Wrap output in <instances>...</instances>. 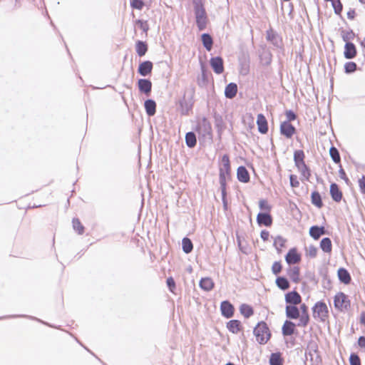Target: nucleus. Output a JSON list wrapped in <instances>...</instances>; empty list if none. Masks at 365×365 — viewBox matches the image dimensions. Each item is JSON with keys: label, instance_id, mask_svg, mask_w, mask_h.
Segmentation results:
<instances>
[{"label": "nucleus", "instance_id": "f257e3e1", "mask_svg": "<svg viewBox=\"0 0 365 365\" xmlns=\"http://www.w3.org/2000/svg\"><path fill=\"white\" fill-rule=\"evenodd\" d=\"M304 153L303 150H296L294 153V160L295 165L298 170L301 173L302 175L307 180H309L311 175L310 170L306 165L304 161Z\"/></svg>", "mask_w": 365, "mask_h": 365}, {"label": "nucleus", "instance_id": "f03ea898", "mask_svg": "<svg viewBox=\"0 0 365 365\" xmlns=\"http://www.w3.org/2000/svg\"><path fill=\"white\" fill-rule=\"evenodd\" d=\"M193 103V93H184L182 98H180L179 100L181 114L187 115L189 111L192 109Z\"/></svg>", "mask_w": 365, "mask_h": 365}, {"label": "nucleus", "instance_id": "7ed1b4c3", "mask_svg": "<svg viewBox=\"0 0 365 365\" xmlns=\"http://www.w3.org/2000/svg\"><path fill=\"white\" fill-rule=\"evenodd\" d=\"M269 329L266 323L260 322L254 329V334L256 336L257 341L261 344H266L269 339Z\"/></svg>", "mask_w": 365, "mask_h": 365}, {"label": "nucleus", "instance_id": "20e7f679", "mask_svg": "<svg viewBox=\"0 0 365 365\" xmlns=\"http://www.w3.org/2000/svg\"><path fill=\"white\" fill-rule=\"evenodd\" d=\"M196 24L198 29L202 31L205 29L207 21V14L201 4H196L195 6Z\"/></svg>", "mask_w": 365, "mask_h": 365}, {"label": "nucleus", "instance_id": "39448f33", "mask_svg": "<svg viewBox=\"0 0 365 365\" xmlns=\"http://www.w3.org/2000/svg\"><path fill=\"white\" fill-rule=\"evenodd\" d=\"M230 163L227 155H224L222 158L221 164L220 165V182H225L230 180Z\"/></svg>", "mask_w": 365, "mask_h": 365}, {"label": "nucleus", "instance_id": "423d86ee", "mask_svg": "<svg viewBox=\"0 0 365 365\" xmlns=\"http://www.w3.org/2000/svg\"><path fill=\"white\" fill-rule=\"evenodd\" d=\"M334 305L335 309L343 312L347 310L350 306V302L344 293L338 292L334 297Z\"/></svg>", "mask_w": 365, "mask_h": 365}, {"label": "nucleus", "instance_id": "0eeeda50", "mask_svg": "<svg viewBox=\"0 0 365 365\" xmlns=\"http://www.w3.org/2000/svg\"><path fill=\"white\" fill-rule=\"evenodd\" d=\"M313 316L314 318H319L324 322L328 317V307L324 302H317L313 307Z\"/></svg>", "mask_w": 365, "mask_h": 365}, {"label": "nucleus", "instance_id": "6e6552de", "mask_svg": "<svg viewBox=\"0 0 365 365\" xmlns=\"http://www.w3.org/2000/svg\"><path fill=\"white\" fill-rule=\"evenodd\" d=\"M196 131L203 137L211 134L212 127L206 118L203 117L198 120Z\"/></svg>", "mask_w": 365, "mask_h": 365}, {"label": "nucleus", "instance_id": "1a4fd4ad", "mask_svg": "<svg viewBox=\"0 0 365 365\" xmlns=\"http://www.w3.org/2000/svg\"><path fill=\"white\" fill-rule=\"evenodd\" d=\"M222 315L227 319L231 318L234 314V306L229 301H223L220 304Z\"/></svg>", "mask_w": 365, "mask_h": 365}, {"label": "nucleus", "instance_id": "9d476101", "mask_svg": "<svg viewBox=\"0 0 365 365\" xmlns=\"http://www.w3.org/2000/svg\"><path fill=\"white\" fill-rule=\"evenodd\" d=\"M300 311L302 312V314L301 316H299V322L298 323V326L305 327L307 326L309 321L308 308L305 304H301L299 312Z\"/></svg>", "mask_w": 365, "mask_h": 365}, {"label": "nucleus", "instance_id": "9b49d317", "mask_svg": "<svg viewBox=\"0 0 365 365\" xmlns=\"http://www.w3.org/2000/svg\"><path fill=\"white\" fill-rule=\"evenodd\" d=\"M280 131L283 135L290 138L295 132V128L289 122L284 121L280 125Z\"/></svg>", "mask_w": 365, "mask_h": 365}, {"label": "nucleus", "instance_id": "f8f14e48", "mask_svg": "<svg viewBox=\"0 0 365 365\" xmlns=\"http://www.w3.org/2000/svg\"><path fill=\"white\" fill-rule=\"evenodd\" d=\"M210 66L213 71L217 74L222 73L224 71L223 60L221 57L217 56L212 58L210 59Z\"/></svg>", "mask_w": 365, "mask_h": 365}, {"label": "nucleus", "instance_id": "ddd939ff", "mask_svg": "<svg viewBox=\"0 0 365 365\" xmlns=\"http://www.w3.org/2000/svg\"><path fill=\"white\" fill-rule=\"evenodd\" d=\"M259 225L269 227L272 224V217L268 212H259L257 216Z\"/></svg>", "mask_w": 365, "mask_h": 365}, {"label": "nucleus", "instance_id": "4468645a", "mask_svg": "<svg viewBox=\"0 0 365 365\" xmlns=\"http://www.w3.org/2000/svg\"><path fill=\"white\" fill-rule=\"evenodd\" d=\"M285 301L287 304H290V305H297L301 303L302 297L297 292L292 291L286 294Z\"/></svg>", "mask_w": 365, "mask_h": 365}, {"label": "nucleus", "instance_id": "2eb2a0df", "mask_svg": "<svg viewBox=\"0 0 365 365\" xmlns=\"http://www.w3.org/2000/svg\"><path fill=\"white\" fill-rule=\"evenodd\" d=\"M286 262L289 264L298 263L300 259V255L297 254L296 249H291L285 257Z\"/></svg>", "mask_w": 365, "mask_h": 365}, {"label": "nucleus", "instance_id": "dca6fc26", "mask_svg": "<svg viewBox=\"0 0 365 365\" xmlns=\"http://www.w3.org/2000/svg\"><path fill=\"white\" fill-rule=\"evenodd\" d=\"M257 124L258 130L262 134H265L268 131V125L266 118L262 114L257 115Z\"/></svg>", "mask_w": 365, "mask_h": 365}, {"label": "nucleus", "instance_id": "f3484780", "mask_svg": "<svg viewBox=\"0 0 365 365\" xmlns=\"http://www.w3.org/2000/svg\"><path fill=\"white\" fill-rule=\"evenodd\" d=\"M286 316L291 319H298L300 316L299 309L295 305H287Z\"/></svg>", "mask_w": 365, "mask_h": 365}, {"label": "nucleus", "instance_id": "a211bd4d", "mask_svg": "<svg viewBox=\"0 0 365 365\" xmlns=\"http://www.w3.org/2000/svg\"><path fill=\"white\" fill-rule=\"evenodd\" d=\"M326 233L324 227H319L317 225L312 226L309 229L310 236L315 240L319 239V237Z\"/></svg>", "mask_w": 365, "mask_h": 365}, {"label": "nucleus", "instance_id": "6ab92c4d", "mask_svg": "<svg viewBox=\"0 0 365 365\" xmlns=\"http://www.w3.org/2000/svg\"><path fill=\"white\" fill-rule=\"evenodd\" d=\"M344 57L347 59H351L356 54V47L354 43L346 42L344 47Z\"/></svg>", "mask_w": 365, "mask_h": 365}, {"label": "nucleus", "instance_id": "aec40b11", "mask_svg": "<svg viewBox=\"0 0 365 365\" xmlns=\"http://www.w3.org/2000/svg\"><path fill=\"white\" fill-rule=\"evenodd\" d=\"M330 195L334 201L339 202L342 198V192L340 191L336 183H331L330 185Z\"/></svg>", "mask_w": 365, "mask_h": 365}, {"label": "nucleus", "instance_id": "412c9836", "mask_svg": "<svg viewBox=\"0 0 365 365\" xmlns=\"http://www.w3.org/2000/svg\"><path fill=\"white\" fill-rule=\"evenodd\" d=\"M295 324L291 321L286 320L284 323L282 331L284 336H290L294 333Z\"/></svg>", "mask_w": 365, "mask_h": 365}, {"label": "nucleus", "instance_id": "4be33fe9", "mask_svg": "<svg viewBox=\"0 0 365 365\" xmlns=\"http://www.w3.org/2000/svg\"><path fill=\"white\" fill-rule=\"evenodd\" d=\"M237 176L239 181L242 182H247L250 180V175L244 166H240L237 168Z\"/></svg>", "mask_w": 365, "mask_h": 365}, {"label": "nucleus", "instance_id": "5701e85b", "mask_svg": "<svg viewBox=\"0 0 365 365\" xmlns=\"http://www.w3.org/2000/svg\"><path fill=\"white\" fill-rule=\"evenodd\" d=\"M144 107L148 115L153 116L155 115L156 112V103L153 100H146L144 103Z\"/></svg>", "mask_w": 365, "mask_h": 365}, {"label": "nucleus", "instance_id": "b1692460", "mask_svg": "<svg viewBox=\"0 0 365 365\" xmlns=\"http://www.w3.org/2000/svg\"><path fill=\"white\" fill-rule=\"evenodd\" d=\"M200 287L205 291H210L214 287V282L210 277L202 278L199 283Z\"/></svg>", "mask_w": 365, "mask_h": 365}, {"label": "nucleus", "instance_id": "393cba45", "mask_svg": "<svg viewBox=\"0 0 365 365\" xmlns=\"http://www.w3.org/2000/svg\"><path fill=\"white\" fill-rule=\"evenodd\" d=\"M152 68H153L152 62L147 61H144L140 64L139 68H138V71L142 76H145L151 72Z\"/></svg>", "mask_w": 365, "mask_h": 365}, {"label": "nucleus", "instance_id": "a878e982", "mask_svg": "<svg viewBox=\"0 0 365 365\" xmlns=\"http://www.w3.org/2000/svg\"><path fill=\"white\" fill-rule=\"evenodd\" d=\"M339 279L345 284H348L351 282V276L349 272L344 268L338 269Z\"/></svg>", "mask_w": 365, "mask_h": 365}, {"label": "nucleus", "instance_id": "bb28decb", "mask_svg": "<svg viewBox=\"0 0 365 365\" xmlns=\"http://www.w3.org/2000/svg\"><path fill=\"white\" fill-rule=\"evenodd\" d=\"M240 322L239 320L232 319L227 322V328L233 334H237L240 331Z\"/></svg>", "mask_w": 365, "mask_h": 365}, {"label": "nucleus", "instance_id": "cd10ccee", "mask_svg": "<svg viewBox=\"0 0 365 365\" xmlns=\"http://www.w3.org/2000/svg\"><path fill=\"white\" fill-rule=\"evenodd\" d=\"M284 360L282 358L281 353H272L269 357L270 365H283Z\"/></svg>", "mask_w": 365, "mask_h": 365}, {"label": "nucleus", "instance_id": "c85d7f7f", "mask_svg": "<svg viewBox=\"0 0 365 365\" xmlns=\"http://www.w3.org/2000/svg\"><path fill=\"white\" fill-rule=\"evenodd\" d=\"M312 203L318 208L323 206V202L320 194L317 191H314L311 195Z\"/></svg>", "mask_w": 365, "mask_h": 365}, {"label": "nucleus", "instance_id": "c756f323", "mask_svg": "<svg viewBox=\"0 0 365 365\" xmlns=\"http://www.w3.org/2000/svg\"><path fill=\"white\" fill-rule=\"evenodd\" d=\"M185 143L187 147L192 148L196 145V135L193 132H188L185 135Z\"/></svg>", "mask_w": 365, "mask_h": 365}, {"label": "nucleus", "instance_id": "7c9ffc66", "mask_svg": "<svg viewBox=\"0 0 365 365\" xmlns=\"http://www.w3.org/2000/svg\"><path fill=\"white\" fill-rule=\"evenodd\" d=\"M320 247L324 252H331L332 248L331 240L329 237L323 238L320 242Z\"/></svg>", "mask_w": 365, "mask_h": 365}, {"label": "nucleus", "instance_id": "2f4dec72", "mask_svg": "<svg viewBox=\"0 0 365 365\" xmlns=\"http://www.w3.org/2000/svg\"><path fill=\"white\" fill-rule=\"evenodd\" d=\"M240 312L245 318L250 317L254 313L252 307L246 304H242L240 306Z\"/></svg>", "mask_w": 365, "mask_h": 365}, {"label": "nucleus", "instance_id": "473e14b6", "mask_svg": "<svg viewBox=\"0 0 365 365\" xmlns=\"http://www.w3.org/2000/svg\"><path fill=\"white\" fill-rule=\"evenodd\" d=\"M202 41L203 46L207 51H210L212 49L213 41L210 34H203L202 35Z\"/></svg>", "mask_w": 365, "mask_h": 365}, {"label": "nucleus", "instance_id": "72a5a7b5", "mask_svg": "<svg viewBox=\"0 0 365 365\" xmlns=\"http://www.w3.org/2000/svg\"><path fill=\"white\" fill-rule=\"evenodd\" d=\"M277 286L282 290H287L289 287V282L287 278L279 277L276 279Z\"/></svg>", "mask_w": 365, "mask_h": 365}, {"label": "nucleus", "instance_id": "f704fd0d", "mask_svg": "<svg viewBox=\"0 0 365 365\" xmlns=\"http://www.w3.org/2000/svg\"><path fill=\"white\" fill-rule=\"evenodd\" d=\"M182 247L183 252L186 254L190 253L193 249L192 242L187 237H185L182 239Z\"/></svg>", "mask_w": 365, "mask_h": 365}, {"label": "nucleus", "instance_id": "c9c22d12", "mask_svg": "<svg viewBox=\"0 0 365 365\" xmlns=\"http://www.w3.org/2000/svg\"><path fill=\"white\" fill-rule=\"evenodd\" d=\"M250 71V61L245 58L240 61V73L242 76H246Z\"/></svg>", "mask_w": 365, "mask_h": 365}, {"label": "nucleus", "instance_id": "e433bc0d", "mask_svg": "<svg viewBox=\"0 0 365 365\" xmlns=\"http://www.w3.org/2000/svg\"><path fill=\"white\" fill-rule=\"evenodd\" d=\"M138 88L140 91H150L151 82L147 79H140L138 81Z\"/></svg>", "mask_w": 365, "mask_h": 365}, {"label": "nucleus", "instance_id": "4c0bfd02", "mask_svg": "<svg viewBox=\"0 0 365 365\" xmlns=\"http://www.w3.org/2000/svg\"><path fill=\"white\" fill-rule=\"evenodd\" d=\"M148 50L147 44L141 41H138L136 43V52L138 53V56H143L145 54Z\"/></svg>", "mask_w": 365, "mask_h": 365}, {"label": "nucleus", "instance_id": "58836bf2", "mask_svg": "<svg viewBox=\"0 0 365 365\" xmlns=\"http://www.w3.org/2000/svg\"><path fill=\"white\" fill-rule=\"evenodd\" d=\"M290 279L295 282H297L299 279V269L298 267L290 268L288 272Z\"/></svg>", "mask_w": 365, "mask_h": 365}, {"label": "nucleus", "instance_id": "ea45409f", "mask_svg": "<svg viewBox=\"0 0 365 365\" xmlns=\"http://www.w3.org/2000/svg\"><path fill=\"white\" fill-rule=\"evenodd\" d=\"M329 155H330L332 160L335 163H340L341 158H340V155H339V150H337V148H336L334 146H331L329 149Z\"/></svg>", "mask_w": 365, "mask_h": 365}, {"label": "nucleus", "instance_id": "a19ab883", "mask_svg": "<svg viewBox=\"0 0 365 365\" xmlns=\"http://www.w3.org/2000/svg\"><path fill=\"white\" fill-rule=\"evenodd\" d=\"M73 229L79 234L82 235L84 232V227L81 223L80 220L78 218H73Z\"/></svg>", "mask_w": 365, "mask_h": 365}, {"label": "nucleus", "instance_id": "79ce46f5", "mask_svg": "<svg viewBox=\"0 0 365 365\" xmlns=\"http://www.w3.org/2000/svg\"><path fill=\"white\" fill-rule=\"evenodd\" d=\"M286 240L281 236H277L274 239V246L279 251L285 245Z\"/></svg>", "mask_w": 365, "mask_h": 365}, {"label": "nucleus", "instance_id": "37998d69", "mask_svg": "<svg viewBox=\"0 0 365 365\" xmlns=\"http://www.w3.org/2000/svg\"><path fill=\"white\" fill-rule=\"evenodd\" d=\"M260 60L264 65H269L272 61V55L268 52H264L260 56Z\"/></svg>", "mask_w": 365, "mask_h": 365}, {"label": "nucleus", "instance_id": "c03bdc74", "mask_svg": "<svg viewBox=\"0 0 365 365\" xmlns=\"http://www.w3.org/2000/svg\"><path fill=\"white\" fill-rule=\"evenodd\" d=\"M145 0H132L130 5L132 8L141 10L145 5Z\"/></svg>", "mask_w": 365, "mask_h": 365}, {"label": "nucleus", "instance_id": "a18cd8bd", "mask_svg": "<svg viewBox=\"0 0 365 365\" xmlns=\"http://www.w3.org/2000/svg\"><path fill=\"white\" fill-rule=\"evenodd\" d=\"M332 6L334 9L335 14H340L342 11V4L340 0H333Z\"/></svg>", "mask_w": 365, "mask_h": 365}, {"label": "nucleus", "instance_id": "49530a36", "mask_svg": "<svg viewBox=\"0 0 365 365\" xmlns=\"http://www.w3.org/2000/svg\"><path fill=\"white\" fill-rule=\"evenodd\" d=\"M349 361L351 365H361V361L359 356L354 353L350 355Z\"/></svg>", "mask_w": 365, "mask_h": 365}, {"label": "nucleus", "instance_id": "de8ad7c7", "mask_svg": "<svg viewBox=\"0 0 365 365\" xmlns=\"http://www.w3.org/2000/svg\"><path fill=\"white\" fill-rule=\"evenodd\" d=\"M259 207L262 210L269 212L271 210V206L268 204L267 201L265 200H260L259 202Z\"/></svg>", "mask_w": 365, "mask_h": 365}, {"label": "nucleus", "instance_id": "09e8293b", "mask_svg": "<svg viewBox=\"0 0 365 365\" xmlns=\"http://www.w3.org/2000/svg\"><path fill=\"white\" fill-rule=\"evenodd\" d=\"M346 73L354 72L356 69V64L354 62H347L344 66Z\"/></svg>", "mask_w": 365, "mask_h": 365}, {"label": "nucleus", "instance_id": "8fccbe9b", "mask_svg": "<svg viewBox=\"0 0 365 365\" xmlns=\"http://www.w3.org/2000/svg\"><path fill=\"white\" fill-rule=\"evenodd\" d=\"M282 270V265L280 264V262H274V264H272V271L273 272V274H278Z\"/></svg>", "mask_w": 365, "mask_h": 365}, {"label": "nucleus", "instance_id": "3c124183", "mask_svg": "<svg viewBox=\"0 0 365 365\" xmlns=\"http://www.w3.org/2000/svg\"><path fill=\"white\" fill-rule=\"evenodd\" d=\"M167 286L169 288V290L171 292H174V289H175V282L173 277H168L166 281Z\"/></svg>", "mask_w": 365, "mask_h": 365}, {"label": "nucleus", "instance_id": "603ef678", "mask_svg": "<svg viewBox=\"0 0 365 365\" xmlns=\"http://www.w3.org/2000/svg\"><path fill=\"white\" fill-rule=\"evenodd\" d=\"M290 185L292 187H297L299 185V182L297 180V178L294 175H291L289 176Z\"/></svg>", "mask_w": 365, "mask_h": 365}, {"label": "nucleus", "instance_id": "864d4df0", "mask_svg": "<svg viewBox=\"0 0 365 365\" xmlns=\"http://www.w3.org/2000/svg\"><path fill=\"white\" fill-rule=\"evenodd\" d=\"M317 248L314 245H310L307 248V253L311 257H315L317 254Z\"/></svg>", "mask_w": 365, "mask_h": 365}, {"label": "nucleus", "instance_id": "5fc2aeb1", "mask_svg": "<svg viewBox=\"0 0 365 365\" xmlns=\"http://www.w3.org/2000/svg\"><path fill=\"white\" fill-rule=\"evenodd\" d=\"M353 36L354 34L352 31H342V38L346 43L348 42V41L350 40Z\"/></svg>", "mask_w": 365, "mask_h": 365}, {"label": "nucleus", "instance_id": "6e6d98bb", "mask_svg": "<svg viewBox=\"0 0 365 365\" xmlns=\"http://www.w3.org/2000/svg\"><path fill=\"white\" fill-rule=\"evenodd\" d=\"M220 189L222 192V202H225V199L226 198V184L225 182H220Z\"/></svg>", "mask_w": 365, "mask_h": 365}, {"label": "nucleus", "instance_id": "4d7b16f0", "mask_svg": "<svg viewBox=\"0 0 365 365\" xmlns=\"http://www.w3.org/2000/svg\"><path fill=\"white\" fill-rule=\"evenodd\" d=\"M286 117L287 118V121L289 122L295 120L297 116L292 110H289L286 111Z\"/></svg>", "mask_w": 365, "mask_h": 365}, {"label": "nucleus", "instance_id": "13d9d810", "mask_svg": "<svg viewBox=\"0 0 365 365\" xmlns=\"http://www.w3.org/2000/svg\"><path fill=\"white\" fill-rule=\"evenodd\" d=\"M359 185L361 192L365 194V175H363L362 178L359 180Z\"/></svg>", "mask_w": 365, "mask_h": 365}, {"label": "nucleus", "instance_id": "bf43d9fd", "mask_svg": "<svg viewBox=\"0 0 365 365\" xmlns=\"http://www.w3.org/2000/svg\"><path fill=\"white\" fill-rule=\"evenodd\" d=\"M225 91H237V86L235 83H229L226 88Z\"/></svg>", "mask_w": 365, "mask_h": 365}, {"label": "nucleus", "instance_id": "052dcab7", "mask_svg": "<svg viewBox=\"0 0 365 365\" xmlns=\"http://www.w3.org/2000/svg\"><path fill=\"white\" fill-rule=\"evenodd\" d=\"M260 237L263 241H267L269 237V232L267 230H262L260 233Z\"/></svg>", "mask_w": 365, "mask_h": 365}, {"label": "nucleus", "instance_id": "680f3d73", "mask_svg": "<svg viewBox=\"0 0 365 365\" xmlns=\"http://www.w3.org/2000/svg\"><path fill=\"white\" fill-rule=\"evenodd\" d=\"M358 344L360 347L365 349V336H361L359 338Z\"/></svg>", "mask_w": 365, "mask_h": 365}, {"label": "nucleus", "instance_id": "e2e57ef3", "mask_svg": "<svg viewBox=\"0 0 365 365\" xmlns=\"http://www.w3.org/2000/svg\"><path fill=\"white\" fill-rule=\"evenodd\" d=\"M16 317H26L27 318L29 317L27 315H8V316L0 317V319H9V318H16Z\"/></svg>", "mask_w": 365, "mask_h": 365}, {"label": "nucleus", "instance_id": "0e129e2a", "mask_svg": "<svg viewBox=\"0 0 365 365\" xmlns=\"http://www.w3.org/2000/svg\"><path fill=\"white\" fill-rule=\"evenodd\" d=\"M339 176H340V178L341 179H343V180H344L346 181L349 180L348 178H346V173H345L344 170L342 168H341L339 170Z\"/></svg>", "mask_w": 365, "mask_h": 365}, {"label": "nucleus", "instance_id": "69168bd1", "mask_svg": "<svg viewBox=\"0 0 365 365\" xmlns=\"http://www.w3.org/2000/svg\"><path fill=\"white\" fill-rule=\"evenodd\" d=\"M347 17L349 19H354V17H355V11H354V10H350L349 11H348L347 12Z\"/></svg>", "mask_w": 365, "mask_h": 365}, {"label": "nucleus", "instance_id": "338daca9", "mask_svg": "<svg viewBox=\"0 0 365 365\" xmlns=\"http://www.w3.org/2000/svg\"><path fill=\"white\" fill-rule=\"evenodd\" d=\"M267 39H268L269 41H272L274 43H275L274 42V38H275V35H274V34H272V33L268 32V33H267Z\"/></svg>", "mask_w": 365, "mask_h": 365}, {"label": "nucleus", "instance_id": "774afa93", "mask_svg": "<svg viewBox=\"0 0 365 365\" xmlns=\"http://www.w3.org/2000/svg\"><path fill=\"white\" fill-rule=\"evenodd\" d=\"M237 93H225L226 98L232 99L235 97Z\"/></svg>", "mask_w": 365, "mask_h": 365}]
</instances>
